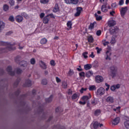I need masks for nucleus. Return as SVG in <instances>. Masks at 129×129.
<instances>
[{
	"label": "nucleus",
	"mask_w": 129,
	"mask_h": 129,
	"mask_svg": "<svg viewBox=\"0 0 129 129\" xmlns=\"http://www.w3.org/2000/svg\"><path fill=\"white\" fill-rule=\"evenodd\" d=\"M95 17L97 21H101V20H102V17L98 16V15L96 13L95 14Z\"/></svg>",
	"instance_id": "cd10ccee"
},
{
	"label": "nucleus",
	"mask_w": 129,
	"mask_h": 129,
	"mask_svg": "<svg viewBox=\"0 0 129 129\" xmlns=\"http://www.w3.org/2000/svg\"><path fill=\"white\" fill-rule=\"evenodd\" d=\"M30 63L32 65H34L36 63V60H35V58H32L30 59Z\"/></svg>",
	"instance_id": "09e8293b"
},
{
	"label": "nucleus",
	"mask_w": 129,
	"mask_h": 129,
	"mask_svg": "<svg viewBox=\"0 0 129 129\" xmlns=\"http://www.w3.org/2000/svg\"><path fill=\"white\" fill-rule=\"evenodd\" d=\"M92 68V66L90 64H87L84 66L85 70H89Z\"/></svg>",
	"instance_id": "412c9836"
},
{
	"label": "nucleus",
	"mask_w": 129,
	"mask_h": 129,
	"mask_svg": "<svg viewBox=\"0 0 129 129\" xmlns=\"http://www.w3.org/2000/svg\"><path fill=\"white\" fill-rule=\"evenodd\" d=\"M41 64H40V67L43 70L46 69L47 66H46L45 62H44L43 61H41Z\"/></svg>",
	"instance_id": "a878e982"
},
{
	"label": "nucleus",
	"mask_w": 129,
	"mask_h": 129,
	"mask_svg": "<svg viewBox=\"0 0 129 129\" xmlns=\"http://www.w3.org/2000/svg\"><path fill=\"white\" fill-rule=\"evenodd\" d=\"M124 125L125 127L127 129H129V120H126L124 122Z\"/></svg>",
	"instance_id": "f704fd0d"
},
{
	"label": "nucleus",
	"mask_w": 129,
	"mask_h": 129,
	"mask_svg": "<svg viewBox=\"0 0 129 129\" xmlns=\"http://www.w3.org/2000/svg\"><path fill=\"white\" fill-rule=\"evenodd\" d=\"M28 65V62L26 61L22 60L20 62L21 67H24V68H26Z\"/></svg>",
	"instance_id": "dca6fc26"
},
{
	"label": "nucleus",
	"mask_w": 129,
	"mask_h": 129,
	"mask_svg": "<svg viewBox=\"0 0 129 129\" xmlns=\"http://www.w3.org/2000/svg\"><path fill=\"white\" fill-rule=\"evenodd\" d=\"M74 74V71L73 70H71V69H70L69 71L68 72V75L69 76H72Z\"/></svg>",
	"instance_id": "c9c22d12"
},
{
	"label": "nucleus",
	"mask_w": 129,
	"mask_h": 129,
	"mask_svg": "<svg viewBox=\"0 0 129 129\" xmlns=\"http://www.w3.org/2000/svg\"><path fill=\"white\" fill-rule=\"evenodd\" d=\"M100 3H102L103 2V5L102 6L101 10V11L103 12V13H106L107 12V9H106V6L107 5V0H100Z\"/></svg>",
	"instance_id": "7ed1b4c3"
},
{
	"label": "nucleus",
	"mask_w": 129,
	"mask_h": 129,
	"mask_svg": "<svg viewBox=\"0 0 129 129\" xmlns=\"http://www.w3.org/2000/svg\"><path fill=\"white\" fill-rule=\"evenodd\" d=\"M7 71L11 76H14V75H15V72L12 71V67H8L7 68Z\"/></svg>",
	"instance_id": "1a4fd4ad"
},
{
	"label": "nucleus",
	"mask_w": 129,
	"mask_h": 129,
	"mask_svg": "<svg viewBox=\"0 0 129 129\" xmlns=\"http://www.w3.org/2000/svg\"><path fill=\"white\" fill-rule=\"evenodd\" d=\"M67 25V27H68V28L69 29H71V28H72V21H68Z\"/></svg>",
	"instance_id": "e433bc0d"
},
{
	"label": "nucleus",
	"mask_w": 129,
	"mask_h": 129,
	"mask_svg": "<svg viewBox=\"0 0 129 129\" xmlns=\"http://www.w3.org/2000/svg\"><path fill=\"white\" fill-rule=\"evenodd\" d=\"M116 42V41L115 40V38L112 37L110 41V44H114Z\"/></svg>",
	"instance_id": "49530a36"
},
{
	"label": "nucleus",
	"mask_w": 129,
	"mask_h": 129,
	"mask_svg": "<svg viewBox=\"0 0 129 129\" xmlns=\"http://www.w3.org/2000/svg\"><path fill=\"white\" fill-rule=\"evenodd\" d=\"M100 113H101V110L100 109H97L94 111V114L95 116H98Z\"/></svg>",
	"instance_id": "5701e85b"
},
{
	"label": "nucleus",
	"mask_w": 129,
	"mask_h": 129,
	"mask_svg": "<svg viewBox=\"0 0 129 129\" xmlns=\"http://www.w3.org/2000/svg\"><path fill=\"white\" fill-rule=\"evenodd\" d=\"M93 64H94V67H98V61L95 60Z\"/></svg>",
	"instance_id": "4d7b16f0"
},
{
	"label": "nucleus",
	"mask_w": 129,
	"mask_h": 129,
	"mask_svg": "<svg viewBox=\"0 0 129 129\" xmlns=\"http://www.w3.org/2000/svg\"><path fill=\"white\" fill-rule=\"evenodd\" d=\"M120 120V118L119 117H117L115 118L113 120H112V124L114 125H116L119 123V121Z\"/></svg>",
	"instance_id": "9b49d317"
},
{
	"label": "nucleus",
	"mask_w": 129,
	"mask_h": 129,
	"mask_svg": "<svg viewBox=\"0 0 129 129\" xmlns=\"http://www.w3.org/2000/svg\"><path fill=\"white\" fill-rule=\"evenodd\" d=\"M53 13H57V12H59V6L58 4H55L53 10Z\"/></svg>",
	"instance_id": "4be33fe9"
},
{
	"label": "nucleus",
	"mask_w": 129,
	"mask_h": 129,
	"mask_svg": "<svg viewBox=\"0 0 129 129\" xmlns=\"http://www.w3.org/2000/svg\"><path fill=\"white\" fill-rule=\"evenodd\" d=\"M105 86H106V91H108V90L109 89V87H110V86L109 85V84H108L107 83H106L105 84Z\"/></svg>",
	"instance_id": "864d4df0"
},
{
	"label": "nucleus",
	"mask_w": 129,
	"mask_h": 129,
	"mask_svg": "<svg viewBox=\"0 0 129 129\" xmlns=\"http://www.w3.org/2000/svg\"><path fill=\"white\" fill-rule=\"evenodd\" d=\"M0 45H1V46H7V47L6 49H7V50H9V51H12V50H14L13 46L10 43L1 41Z\"/></svg>",
	"instance_id": "f03ea898"
},
{
	"label": "nucleus",
	"mask_w": 129,
	"mask_h": 129,
	"mask_svg": "<svg viewBox=\"0 0 129 129\" xmlns=\"http://www.w3.org/2000/svg\"><path fill=\"white\" fill-rule=\"evenodd\" d=\"M40 19H43V18H45V13H42L40 14Z\"/></svg>",
	"instance_id": "e2e57ef3"
},
{
	"label": "nucleus",
	"mask_w": 129,
	"mask_h": 129,
	"mask_svg": "<svg viewBox=\"0 0 129 129\" xmlns=\"http://www.w3.org/2000/svg\"><path fill=\"white\" fill-rule=\"evenodd\" d=\"M106 101H107V102H109V103H113V98L111 96H109L106 98Z\"/></svg>",
	"instance_id": "f3484780"
},
{
	"label": "nucleus",
	"mask_w": 129,
	"mask_h": 129,
	"mask_svg": "<svg viewBox=\"0 0 129 129\" xmlns=\"http://www.w3.org/2000/svg\"><path fill=\"white\" fill-rule=\"evenodd\" d=\"M9 4H10V6L13 7V6H15V1L14 0H10Z\"/></svg>",
	"instance_id": "8fccbe9b"
},
{
	"label": "nucleus",
	"mask_w": 129,
	"mask_h": 129,
	"mask_svg": "<svg viewBox=\"0 0 129 129\" xmlns=\"http://www.w3.org/2000/svg\"><path fill=\"white\" fill-rule=\"evenodd\" d=\"M93 126L94 129H96L99 126V123L98 122H95L93 125Z\"/></svg>",
	"instance_id": "c85d7f7f"
},
{
	"label": "nucleus",
	"mask_w": 129,
	"mask_h": 129,
	"mask_svg": "<svg viewBox=\"0 0 129 129\" xmlns=\"http://www.w3.org/2000/svg\"><path fill=\"white\" fill-rule=\"evenodd\" d=\"M62 86L63 88H67V83L66 82H62Z\"/></svg>",
	"instance_id": "a18cd8bd"
},
{
	"label": "nucleus",
	"mask_w": 129,
	"mask_h": 129,
	"mask_svg": "<svg viewBox=\"0 0 129 129\" xmlns=\"http://www.w3.org/2000/svg\"><path fill=\"white\" fill-rule=\"evenodd\" d=\"M86 90H87V88H82L80 90V92L81 93H83V92L84 91H86Z\"/></svg>",
	"instance_id": "680f3d73"
},
{
	"label": "nucleus",
	"mask_w": 129,
	"mask_h": 129,
	"mask_svg": "<svg viewBox=\"0 0 129 129\" xmlns=\"http://www.w3.org/2000/svg\"><path fill=\"white\" fill-rule=\"evenodd\" d=\"M78 97V95L76 93L74 94L72 96V99H76V98H77Z\"/></svg>",
	"instance_id": "3c124183"
},
{
	"label": "nucleus",
	"mask_w": 129,
	"mask_h": 129,
	"mask_svg": "<svg viewBox=\"0 0 129 129\" xmlns=\"http://www.w3.org/2000/svg\"><path fill=\"white\" fill-rule=\"evenodd\" d=\"M119 6H122L123 5V0H120L119 2Z\"/></svg>",
	"instance_id": "774afa93"
},
{
	"label": "nucleus",
	"mask_w": 129,
	"mask_h": 129,
	"mask_svg": "<svg viewBox=\"0 0 129 129\" xmlns=\"http://www.w3.org/2000/svg\"><path fill=\"white\" fill-rule=\"evenodd\" d=\"M114 86H115L116 89H119V88H120V85L119 84H118Z\"/></svg>",
	"instance_id": "69168bd1"
},
{
	"label": "nucleus",
	"mask_w": 129,
	"mask_h": 129,
	"mask_svg": "<svg viewBox=\"0 0 129 129\" xmlns=\"http://www.w3.org/2000/svg\"><path fill=\"white\" fill-rule=\"evenodd\" d=\"M25 86L26 87H30V86H32V81L30 80H27L25 82Z\"/></svg>",
	"instance_id": "6ab92c4d"
},
{
	"label": "nucleus",
	"mask_w": 129,
	"mask_h": 129,
	"mask_svg": "<svg viewBox=\"0 0 129 129\" xmlns=\"http://www.w3.org/2000/svg\"><path fill=\"white\" fill-rule=\"evenodd\" d=\"M120 12L122 18H124V16H125V14H126V12H127V7H122Z\"/></svg>",
	"instance_id": "39448f33"
},
{
	"label": "nucleus",
	"mask_w": 129,
	"mask_h": 129,
	"mask_svg": "<svg viewBox=\"0 0 129 129\" xmlns=\"http://www.w3.org/2000/svg\"><path fill=\"white\" fill-rule=\"evenodd\" d=\"M105 92V89H104V88H103V87H101L97 90V95H100V96L103 95Z\"/></svg>",
	"instance_id": "0eeeda50"
},
{
	"label": "nucleus",
	"mask_w": 129,
	"mask_h": 129,
	"mask_svg": "<svg viewBox=\"0 0 129 129\" xmlns=\"http://www.w3.org/2000/svg\"><path fill=\"white\" fill-rule=\"evenodd\" d=\"M15 20L17 23H22L23 20H24V18L21 15H18L16 17Z\"/></svg>",
	"instance_id": "f8f14e48"
},
{
	"label": "nucleus",
	"mask_w": 129,
	"mask_h": 129,
	"mask_svg": "<svg viewBox=\"0 0 129 129\" xmlns=\"http://www.w3.org/2000/svg\"><path fill=\"white\" fill-rule=\"evenodd\" d=\"M88 41L89 43H93V41H94V39H93V37L92 36H90L88 38Z\"/></svg>",
	"instance_id": "473e14b6"
},
{
	"label": "nucleus",
	"mask_w": 129,
	"mask_h": 129,
	"mask_svg": "<svg viewBox=\"0 0 129 129\" xmlns=\"http://www.w3.org/2000/svg\"><path fill=\"white\" fill-rule=\"evenodd\" d=\"M97 36H100L101 35V30H99L96 32Z\"/></svg>",
	"instance_id": "bf43d9fd"
},
{
	"label": "nucleus",
	"mask_w": 129,
	"mask_h": 129,
	"mask_svg": "<svg viewBox=\"0 0 129 129\" xmlns=\"http://www.w3.org/2000/svg\"><path fill=\"white\" fill-rule=\"evenodd\" d=\"M66 4H73V5H77L78 0H64Z\"/></svg>",
	"instance_id": "9d476101"
},
{
	"label": "nucleus",
	"mask_w": 129,
	"mask_h": 129,
	"mask_svg": "<svg viewBox=\"0 0 129 129\" xmlns=\"http://www.w3.org/2000/svg\"><path fill=\"white\" fill-rule=\"evenodd\" d=\"M89 90L90 91H93V90H96V87L95 85L90 86L89 87Z\"/></svg>",
	"instance_id": "bb28decb"
},
{
	"label": "nucleus",
	"mask_w": 129,
	"mask_h": 129,
	"mask_svg": "<svg viewBox=\"0 0 129 129\" xmlns=\"http://www.w3.org/2000/svg\"><path fill=\"white\" fill-rule=\"evenodd\" d=\"M110 89L112 91H114V90H115V89H116L115 86L113 85V86H111Z\"/></svg>",
	"instance_id": "0e129e2a"
},
{
	"label": "nucleus",
	"mask_w": 129,
	"mask_h": 129,
	"mask_svg": "<svg viewBox=\"0 0 129 129\" xmlns=\"http://www.w3.org/2000/svg\"><path fill=\"white\" fill-rule=\"evenodd\" d=\"M117 73V68L113 66L110 68V71L109 72V75L111 76L112 78H114L116 76Z\"/></svg>",
	"instance_id": "f257e3e1"
},
{
	"label": "nucleus",
	"mask_w": 129,
	"mask_h": 129,
	"mask_svg": "<svg viewBox=\"0 0 129 129\" xmlns=\"http://www.w3.org/2000/svg\"><path fill=\"white\" fill-rule=\"evenodd\" d=\"M76 11L77 12L75 14V17H79V16H80V14H81V12H82V8L77 7Z\"/></svg>",
	"instance_id": "6e6552de"
},
{
	"label": "nucleus",
	"mask_w": 129,
	"mask_h": 129,
	"mask_svg": "<svg viewBox=\"0 0 129 129\" xmlns=\"http://www.w3.org/2000/svg\"><path fill=\"white\" fill-rule=\"evenodd\" d=\"M50 63L51 66H55V61L54 60H51Z\"/></svg>",
	"instance_id": "052dcab7"
},
{
	"label": "nucleus",
	"mask_w": 129,
	"mask_h": 129,
	"mask_svg": "<svg viewBox=\"0 0 129 129\" xmlns=\"http://www.w3.org/2000/svg\"><path fill=\"white\" fill-rule=\"evenodd\" d=\"M56 81L57 83H59L61 82V79L60 78H58V77H56Z\"/></svg>",
	"instance_id": "338daca9"
},
{
	"label": "nucleus",
	"mask_w": 129,
	"mask_h": 129,
	"mask_svg": "<svg viewBox=\"0 0 129 129\" xmlns=\"http://www.w3.org/2000/svg\"><path fill=\"white\" fill-rule=\"evenodd\" d=\"M9 21H10V22H15V18H14V16H10L9 18Z\"/></svg>",
	"instance_id": "de8ad7c7"
},
{
	"label": "nucleus",
	"mask_w": 129,
	"mask_h": 129,
	"mask_svg": "<svg viewBox=\"0 0 129 129\" xmlns=\"http://www.w3.org/2000/svg\"><path fill=\"white\" fill-rule=\"evenodd\" d=\"M16 72L18 74H22V73H23V71L20 68H17Z\"/></svg>",
	"instance_id": "79ce46f5"
},
{
	"label": "nucleus",
	"mask_w": 129,
	"mask_h": 129,
	"mask_svg": "<svg viewBox=\"0 0 129 129\" xmlns=\"http://www.w3.org/2000/svg\"><path fill=\"white\" fill-rule=\"evenodd\" d=\"M5 24L3 21H0V33H2L4 29H5Z\"/></svg>",
	"instance_id": "a211bd4d"
},
{
	"label": "nucleus",
	"mask_w": 129,
	"mask_h": 129,
	"mask_svg": "<svg viewBox=\"0 0 129 129\" xmlns=\"http://www.w3.org/2000/svg\"><path fill=\"white\" fill-rule=\"evenodd\" d=\"M50 21V18L49 17V15H46L43 19V23L44 24H48Z\"/></svg>",
	"instance_id": "ddd939ff"
},
{
	"label": "nucleus",
	"mask_w": 129,
	"mask_h": 129,
	"mask_svg": "<svg viewBox=\"0 0 129 129\" xmlns=\"http://www.w3.org/2000/svg\"><path fill=\"white\" fill-rule=\"evenodd\" d=\"M79 75L81 77H85V73L84 72L79 73Z\"/></svg>",
	"instance_id": "5fc2aeb1"
},
{
	"label": "nucleus",
	"mask_w": 129,
	"mask_h": 129,
	"mask_svg": "<svg viewBox=\"0 0 129 129\" xmlns=\"http://www.w3.org/2000/svg\"><path fill=\"white\" fill-rule=\"evenodd\" d=\"M96 50H97V54H100V52L102 51V49L99 48L98 47H96Z\"/></svg>",
	"instance_id": "c03bdc74"
},
{
	"label": "nucleus",
	"mask_w": 129,
	"mask_h": 129,
	"mask_svg": "<svg viewBox=\"0 0 129 129\" xmlns=\"http://www.w3.org/2000/svg\"><path fill=\"white\" fill-rule=\"evenodd\" d=\"M15 62H16V63H20V61L21 60V56H16L15 58Z\"/></svg>",
	"instance_id": "2f4dec72"
},
{
	"label": "nucleus",
	"mask_w": 129,
	"mask_h": 129,
	"mask_svg": "<svg viewBox=\"0 0 129 129\" xmlns=\"http://www.w3.org/2000/svg\"><path fill=\"white\" fill-rule=\"evenodd\" d=\"M82 55L84 58H85V59H87V58H88V56L86 55H88V52L87 51H86L83 53Z\"/></svg>",
	"instance_id": "a19ab883"
},
{
	"label": "nucleus",
	"mask_w": 129,
	"mask_h": 129,
	"mask_svg": "<svg viewBox=\"0 0 129 129\" xmlns=\"http://www.w3.org/2000/svg\"><path fill=\"white\" fill-rule=\"evenodd\" d=\"M118 31H119V29L117 27H112L110 29V33L111 35H114L118 33Z\"/></svg>",
	"instance_id": "423d86ee"
},
{
	"label": "nucleus",
	"mask_w": 129,
	"mask_h": 129,
	"mask_svg": "<svg viewBox=\"0 0 129 129\" xmlns=\"http://www.w3.org/2000/svg\"><path fill=\"white\" fill-rule=\"evenodd\" d=\"M21 16L22 17H24V18H25V19H29V16H28V15L26 14V13L25 12L22 13Z\"/></svg>",
	"instance_id": "58836bf2"
},
{
	"label": "nucleus",
	"mask_w": 129,
	"mask_h": 129,
	"mask_svg": "<svg viewBox=\"0 0 129 129\" xmlns=\"http://www.w3.org/2000/svg\"><path fill=\"white\" fill-rule=\"evenodd\" d=\"M92 75H93V72L92 71H89L87 72L86 74V77H88V78H89V77L92 76Z\"/></svg>",
	"instance_id": "b1692460"
},
{
	"label": "nucleus",
	"mask_w": 129,
	"mask_h": 129,
	"mask_svg": "<svg viewBox=\"0 0 129 129\" xmlns=\"http://www.w3.org/2000/svg\"><path fill=\"white\" fill-rule=\"evenodd\" d=\"M116 25V22L114 20H110L108 22V27H113Z\"/></svg>",
	"instance_id": "4468645a"
},
{
	"label": "nucleus",
	"mask_w": 129,
	"mask_h": 129,
	"mask_svg": "<svg viewBox=\"0 0 129 129\" xmlns=\"http://www.w3.org/2000/svg\"><path fill=\"white\" fill-rule=\"evenodd\" d=\"M4 10L5 12H7V11H9V6L8 5L6 4L3 7Z\"/></svg>",
	"instance_id": "ea45409f"
},
{
	"label": "nucleus",
	"mask_w": 129,
	"mask_h": 129,
	"mask_svg": "<svg viewBox=\"0 0 129 129\" xmlns=\"http://www.w3.org/2000/svg\"><path fill=\"white\" fill-rule=\"evenodd\" d=\"M20 79H17L14 84V87H17V86L19 85V83H20Z\"/></svg>",
	"instance_id": "7c9ffc66"
},
{
	"label": "nucleus",
	"mask_w": 129,
	"mask_h": 129,
	"mask_svg": "<svg viewBox=\"0 0 129 129\" xmlns=\"http://www.w3.org/2000/svg\"><path fill=\"white\" fill-rule=\"evenodd\" d=\"M47 16H48V18H49V17H50V18H51L52 19H55V18L53 14H49L47 15Z\"/></svg>",
	"instance_id": "13d9d810"
},
{
	"label": "nucleus",
	"mask_w": 129,
	"mask_h": 129,
	"mask_svg": "<svg viewBox=\"0 0 129 129\" xmlns=\"http://www.w3.org/2000/svg\"><path fill=\"white\" fill-rule=\"evenodd\" d=\"M104 80V79H103V77L101 76L98 75L95 78V81L96 83H101V82H103Z\"/></svg>",
	"instance_id": "20e7f679"
},
{
	"label": "nucleus",
	"mask_w": 129,
	"mask_h": 129,
	"mask_svg": "<svg viewBox=\"0 0 129 129\" xmlns=\"http://www.w3.org/2000/svg\"><path fill=\"white\" fill-rule=\"evenodd\" d=\"M91 98V95L90 94H89V96H83L82 98V99L83 100H84L85 101H88L89 99Z\"/></svg>",
	"instance_id": "2eb2a0df"
},
{
	"label": "nucleus",
	"mask_w": 129,
	"mask_h": 129,
	"mask_svg": "<svg viewBox=\"0 0 129 129\" xmlns=\"http://www.w3.org/2000/svg\"><path fill=\"white\" fill-rule=\"evenodd\" d=\"M47 39L46 38H43L40 40V43L42 45H44L45 44H46V43H47Z\"/></svg>",
	"instance_id": "c756f323"
},
{
	"label": "nucleus",
	"mask_w": 129,
	"mask_h": 129,
	"mask_svg": "<svg viewBox=\"0 0 129 129\" xmlns=\"http://www.w3.org/2000/svg\"><path fill=\"white\" fill-rule=\"evenodd\" d=\"M91 104H92V105H94V106L96 105V104H97V102L95 101V100H93L91 101Z\"/></svg>",
	"instance_id": "6e6d98bb"
},
{
	"label": "nucleus",
	"mask_w": 129,
	"mask_h": 129,
	"mask_svg": "<svg viewBox=\"0 0 129 129\" xmlns=\"http://www.w3.org/2000/svg\"><path fill=\"white\" fill-rule=\"evenodd\" d=\"M115 8H117V5H116V3H112L111 4L112 10H115Z\"/></svg>",
	"instance_id": "72a5a7b5"
},
{
	"label": "nucleus",
	"mask_w": 129,
	"mask_h": 129,
	"mask_svg": "<svg viewBox=\"0 0 129 129\" xmlns=\"http://www.w3.org/2000/svg\"><path fill=\"white\" fill-rule=\"evenodd\" d=\"M47 83V79H43L41 82V84H42L43 85H46Z\"/></svg>",
	"instance_id": "37998d69"
},
{
	"label": "nucleus",
	"mask_w": 129,
	"mask_h": 129,
	"mask_svg": "<svg viewBox=\"0 0 129 129\" xmlns=\"http://www.w3.org/2000/svg\"><path fill=\"white\" fill-rule=\"evenodd\" d=\"M53 100V95H50V96L48 98L45 99V101L46 103H49V102H51V101Z\"/></svg>",
	"instance_id": "aec40b11"
},
{
	"label": "nucleus",
	"mask_w": 129,
	"mask_h": 129,
	"mask_svg": "<svg viewBox=\"0 0 129 129\" xmlns=\"http://www.w3.org/2000/svg\"><path fill=\"white\" fill-rule=\"evenodd\" d=\"M94 25H96V22H94L93 23H91L89 26L88 29L89 30H93V29H94Z\"/></svg>",
	"instance_id": "393cba45"
},
{
	"label": "nucleus",
	"mask_w": 129,
	"mask_h": 129,
	"mask_svg": "<svg viewBox=\"0 0 129 129\" xmlns=\"http://www.w3.org/2000/svg\"><path fill=\"white\" fill-rule=\"evenodd\" d=\"M108 53H109V51L107 50L106 52V57L105 58L106 60H111V58H110V57H109V56L108 55Z\"/></svg>",
	"instance_id": "4c0bfd02"
},
{
	"label": "nucleus",
	"mask_w": 129,
	"mask_h": 129,
	"mask_svg": "<svg viewBox=\"0 0 129 129\" xmlns=\"http://www.w3.org/2000/svg\"><path fill=\"white\" fill-rule=\"evenodd\" d=\"M41 4H48L49 3V0H40Z\"/></svg>",
	"instance_id": "603ef678"
}]
</instances>
